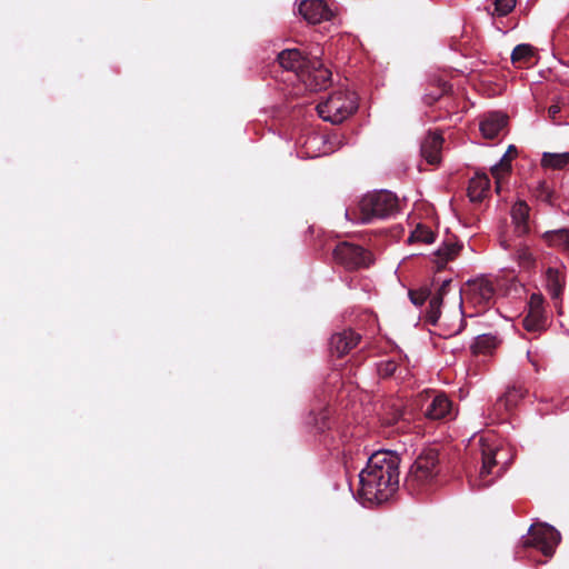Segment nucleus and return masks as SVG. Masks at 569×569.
<instances>
[{"mask_svg": "<svg viewBox=\"0 0 569 569\" xmlns=\"http://www.w3.org/2000/svg\"><path fill=\"white\" fill-rule=\"evenodd\" d=\"M517 150L515 148V146H509L508 147V150L506 151V153L501 157V159L499 161H507L509 164H511V161L516 154Z\"/></svg>", "mask_w": 569, "mask_h": 569, "instance_id": "33", "label": "nucleus"}, {"mask_svg": "<svg viewBox=\"0 0 569 569\" xmlns=\"http://www.w3.org/2000/svg\"><path fill=\"white\" fill-rule=\"evenodd\" d=\"M535 56V49L527 43L518 44L511 53V61L515 64H522L529 62Z\"/></svg>", "mask_w": 569, "mask_h": 569, "instance_id": "25", "label": "nucleus"}, {"mask_svg": "<svg viewBox=\"0 0 569 569\" xmlns=\"http://www.w3.org/2000/svg\"><path fill=\"white\" fill-rule=\"evenodd\" d=\"M516 260L520 268L529 270L535 266L536 258L527 246H520L516 251Z\"/></svg>", "mask_w": 569, "mask_h": 569, "instance_id": "27", "label": "nucleus"}, {"mask_svg": "<svg viewBox=\"0 0 569 569\" xmlns=\"http://www.w3.org/2000/svg\"><path fill=\"white\" fill-rule=\"evenodd\" d=\"M298 14L309 24L330 21L337 13V7L328 0H296Z\"/></svg>", "mask_w": 569, "mask_h": 569, "instance_id": "9", "label": "nucleus"}, {"mask_svg": "<svg viewBox=\"0 0 569 569\" xmlns=\"http://www.w3.org/2000/svg\"><path fill=\"white\" fill-rule=\"evenodd\" d=\"M409 297L411 302L415 306H421L428 298V292L425 289L421 290H412L409 292Z\"/></svg>", "mask_w": 569, "mask_h": 569, "instance_id": "30", "label": "nucleus"}, {"mask_svg": "<svg viewBox=\"0 0 569 569\" xmlns=\"http://www.w3.org/2000/svg\"><path fill=\"white\" fill-rule=\"evenodd\" d=\"M459 250L460 247L457 243H443L433 253L435 262L438 264L439 268H442L449 260L453 259L458 254Z\"/></svg>", "mask_w": 569, "mask_h": 569, "instance_id": "24", "label": "nucleus"}, {"mask_svg": "<svg viewBox=\"0 0 569 569\" xmlns=\"http://www.w3.org/2000/svg\"><path fill=\"white\" fill-rule=\"evenodd\" d=\"M443 139L439 133H430L421 144V154L430 164H437L441 160Z\"/></svg>", "mask_w": 569, "mask_h": 569, "instance_id": "16", "label": "nucleus"}, {"mask_svg": "<svg viewBox=\"0 0 569 569\" xmlns=\"http://www.w3.org/2000/svg\"><path fill=\"white\" fill-rule=\"evenodd\" d=\"M360 340V336L352 330H345L331 337V347L339 357L353 349Z\"/></svg>", "mask_w": 569, "mask_h": 569, "instance_id": "18", "label": "nucleus"}, {"mask_svg": "<svg viewBox=\"0 0 569 569\" xmlns=\"http://www.w3.org/2000/svg\"><path fill=\"white\" fill-rule=\"evenodd\" d=\"M451 281L445 280L439 288L437 295L432 296V298L429 301V310H428V320L432 323L438 326L442 330V336L445 338L453 337L458 333H460L463 329L465 321H463V313L461 310L462 306V296L461 291L456 289L452 292V298L455 302L457 303L458 308L455 309L451 313L440 312V306L442 303V299L447 297L451 289H450Z\"/></svg>", "mask_w": 569, "mask_h": 569, "instance_id": "3", "label": "nucleus"}, {"mask_svg": "<svg viewBox=\"0 0 569 569\" xmlns=\"http://www.w3.org/2000/svg\"><path fill=\"white\" fill-rule=\"evenodd\" d=\"M517 150L515 148V146H509L508 147V150L506 151V153L501 157V159L499 161H507L509 164H511V161L516 154Z\"/></svg>", "mask_w": 569, "mask_h": 569, "instance_id": "32", "label": "nucleus"}, {"mask_svg": "<svg viewBox=\"0 0 569 569\" xmlns=\"http://www.w3.org/2000/svg\"><path fill=\"white\" fill-rule=\"evenodd\" d=\"M492 10L490 13L497 17H505L509 14L516 7L517 0H491Z\"/></svg>", "mask_w": 569, "mask_h": 569, "instance_id": "29", "label": "nucleus"}, {"mask_svg": "<svg viewBox=\"0 0 569 569\" xmlns=\"http://www.w3.org/2000/svg\"><path fill=\"white\" fill-rule=\"evenodd\" d=\"M490 190V180L486 173H476L468 187V196L472 202L483 200Z\"/></svg>", "mask_w": 569, "mask_h": 569, "instance_id": "19", "label": "nucleus"}, {"mask_svg": "<svg viewBox=\"0 0 569 569\" xmlns=\"http://www.w3.org/2000/svg\"><path fill=\"white\" fill-rule=\"evenodd\" d=\"M567 284L566 268L561 267H549L543 274V287L547 293L553 301L555 308L558 313L562 316L561 310V298Z\"/></svg>", "mask_w": 569, "mask_h": 569, "instance_id": "12", "label": "nucleus"}, {"mask_svg": "<svg viewBox=\"0 0 569 569\" xmlns=\"http://www.w3.org/2000/svg\"><path fill=\"white\" fill-rule=\"evenodd\" d=\"M478 445L482 455V466L479 472L478 486L488 487L492 480L487 479V477L492 473V468L497 466L496 456L499 450L495 431L489 429L487 433H482L478 439Z\"/></svg>", "mask_w": 569, "mask_h": 569, "instance_id": "10", "label": "nucleus"}, {"mask_svg": "<svg viewBox=\"0 0 569 569\" xmlns=\"http://www.w3.org/2000/svg\"><path fill=\"white\" fill-rule=\"evenodd\" d=\"M542 238L548 246L569 252V229L546 231Z\"/></svg>", "mask_w": 569, "mask_h": 569, "instance_id": "21", "label": "nucleus"}, {"mask_svg": "<svg viewBox=\"0 0 569 569\" xmlns=\"http://www.w3.org/2000/svg\"><path fill=\"white\" fill-rule=\"evenodd\" d=\"M357 109L356 96L349 90H337L317 106L320 118L331 123H340Z\"/></svg>", "mask_w": 569, "mask_h": 569, "instance_id": "6", "label": "nucleus"}, {"mask_svg": "<svg viewBox=\"0 0 569 569\" xmlns=\"http://www.w3.org/2000/svg\"><path fill=\"white\" fill-rule=\"evenodd\" d=\"M547 313L545 310V299L540 293H532L528 301V313L523 319L526 330L536 332L546 328Z\"/></svg>", "mask_w": 569, "mask_h": 569, "instance_id": "14", "label": "nucleus"}, {"mask_svg": "<svg viewBox=\"0 0 569 569\" xmlns=\"http://www.w3.org/2000/svg\"><path fill=\"white\" fill-rule=\"evenodd\" d=\"M327 141L335 144L333 148L329 149L330 151H333V150L340 148L341 146H343L342 136L337 132L329 134L327 137Z\"/></svg>", "mask_w": 569, "mask_h": 569, "instance_id": "31", "label": "nucleus"}, {"mask_svg": "<svg viewBox=\"0 0 569 569\" xmlns=\"http://www.w3.org/2000/svg\"><path fill=\"white\" fill-rule=\"evenodd\" d=\"M397 198L389 191H378L363 196L359 201V216L355 218L349 217V211H346V218L353 222L369 223L377 218H387L397 210Z\"/></svg>", "mask_w": 569, "mask_h": 569, "instance_id": "5", "label": "nucleus"}, {"mask_svg": "<svg viewBox=\"0 0 569 569\" xmlns=\"http://www.w3.org/2000/svg\"><path fill=\"white\" fill-rule=\"evenodd\" d=\"M500 343L497 336L491 333L480 335L476 338L472 350L475 353L488 355L495 350Z\"/></svg>", "mask_w": 569, "mask_h": 569, "instance_id": "22", "label": "nucleus"}, {"mask_svg": "<svg viewBox=\"0 0 569 569\" xmlns=\"http://www.w3.org/2000/svg\"><path fill=\"white\" fill-rule=\"evenodd\" d=\"M549 116L555 119V117L560 112V107L558 104H551L548 109Z\"/></svg>", "mask_w": 569, "mask_h": 569, "instance_id": "35", "label": "nucleus"}, {"mask_svg": "<svg viewBox=\"0 0 569 569\" xmlns=\"http://www.w3.org/2000/svg\"><path fill=\"white\" fill-rule=\"evenodd\" d=\"M453 416L455 410L452 403L443 393L436 395L426 409V417L431 420L451 419Z\"/></svg>", "mask_w": 569, "mask_h": 569, "instance_id": "15", "label": "nucleus"}, {"mask_svg": "<svg viewBox=\"0 0 569 569\" xmlns=\"http://www.w3.org/2000/svg\"><path fill=\"white\" fill-rule=\"evenodd\" d=\"M528 390L522 385L508 386L502 396H500L493 408L492 423H510V412L526 397Z\"/></svg>", "mask_w": 569, "mask_h": 569, "instance_id": "11", "label": "nucleus"}, {"mask_svg": "<svg viewBox=\"0 0 569 569\" xmlns=\"http://www.w3.org/2000/svg\"><path fill=\"white\" fill-rule=\"evenodd\" d=\"M512 223L519 236H523L529 231V207L525 201H518L511 209Z\"/></svg>", "mask_w": 569, "mask_h": 569, "instance_id": "20", "label": "nucleus"}, {"mask_svg": "<svg viewBox=\"0 0 569 569\" xmlns=\"http://www.w3.org/2000/svg\"><path fill=\"white\" fill-rule=\"evenodd\" d=\"M280 66L293 71L310 90L327 87L331 72L317 56L307 58L298 49H287L278 54Z\"/></svg>", "mask_w": 569, "mask_h": 569, "instance_id": "2", "label": "nucleus"}, {"mask_svg": "<svg viewBox=\"0 0 569 569\" xmlns=\"http://www.w3.org/2000/svg\"><path fill=\"white\" fill-rule=\"evenodd\" d=\"M440 473L438 448H426L416 458L405 479V488L410 495L428 490Z\"/></svg>", "mask_w": 569, "mask_h": 569, "instance_id": "4", "label": "nucleus"}, {"mask_svg": "<svg viewBox=\"0 0 569 569\" xmlns=\"http://www.w3.org/2000/svg\"><path fill=\"white\" fill-rule=\"evenodd\" d=\"M400 458L390 450H379L370 456L367 467L359 473V496L365 502L381 505L399 487Z\"/></svg>", "mask_w": 569, "mask_h": 569, "instance_id": "1", "label": "nucleus"}, {"mask_svg": "<svg viewBox=\"0 0 569 569\" xmlns=\"http://www.w3.org/2000/svg\"><path fill=\"white\" fill-rule=\"evenodd\" d=\"M541 164L543 168L548 169H562L567 164H569V152L561 153H552L545 152L541 158Z\"/></svg>", "mask_w": 569, "mask_h": 569, "instance_id": "23", "label": "nucleus"}, {"mask_svg": "<svg viewBox=\"0 0 569 569\" xmlns=\"http://www.w3.org/2000/svg\"><path fill=\"white\" fill-rule=\"evenodd\" d=\"M333 256L337 261L349 269L367 267L371 263L370 252L359 246L347 242L338 244L333 251Z\"/></svg>", "mask_w": 569, "mask_h": 569, "instance_id": "13", "label": "nucleus"}, {"mask_svg": "<svg viewBox=\"0 0 569 569\" xmlns=\"http://www.w3.org/2000/svg\"><path fill=\"white\" fill-rule=\"evenodd\" d=\"M490 171L496 180V191L500 193L503 180L511 172V164H509L507 161H499L498 163L491 167Z\"/></svg>", "mask_w": 569, "mask_h": 569, "instance_id": "26", "label": "nucleus"}, {"mask_svg": "<svg viewBox=\"0 0 569 569\" xmlns=\"http://www.w3.org/2000/svg\"><path fill=\"white\" fill-rule=\"evenodd\" d=\"M561 540L560 533L552 526L547 523L532 525L528 531V538L522 540L525 548H537L543 556L552 557L556 547Z\"/></svg>", "mask_w": 569, "mask_h": 569, "instance_id": "8", "label": "nucleus"}, {"mask_svg": "<svg viewBox=\"0 0 569 569\" xmlns=\"http://www.w3.org/2000/svg\"><path fill=\"white\" fill-rule=\"evenodd\" d=\"M408 240L409 242H422L429 244L435 241V233L428 227L418 224L411 232Z\"/></svg>", "mask_w": 569, "mask_h": 569, "instance_id": "28", "label": "nucleus"}, {"mask_svg": "<svg viewBox=\"0 0 569 569\" xmlns=\"http://www.w3.org/2000/svg\"><path fill=\"white\" fill-rule=\"evenodd\" d=\"M517 150L515 148V146H509L508 147V150L506 151V153L501 157V159L499 161H507L509 164H511V161L516 154Z\"/></svg>", "mask_w": 569, "mask_h": 569, "instance_id": "34", "label": "nucleus"}, {"mask_svg": "<svg viewBox=\"0 0 569 569\" xmlns=\"http://www.w3.org/2000/svg\"><path fill=\"white\" fill-rule=\"evenodd\" d=\"M507 117L500 112L487 114L480 121V132L486 139H493L506 127Z\"/></svg>", "mask_w": 569, "mask_h": 569, "instance_id": "17", "label": "nucleus"}, {"mask_svg": "<svg viewBox=\"0 0 569 569\" xmlns=\"http://www.w3.org/2000/svg\"><path fill=\"white\" fill-rule=\"evenodd\" d=\"M503 283L499 276H479L467 281L466 296L467 299L479 307H488L497 297L498 289Z\"/></svg>", "mask_w": 569, "mask_h": 569, "instance_id": "7", "label": "nucleus"}]
</instances>
